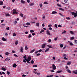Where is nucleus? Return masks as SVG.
I'll return each instance as SVG.
<instances>
[{
  "instance_id": "obj_6",
  "label": "nucleus",
  "mask_w": 77,
  "mask_h": 77,
  "mask_svg": "<svg viewBox=\"0 0 77 77\" xmlns=\"http://www.w3.org/2000/svg\"><path fill=\"white\" fill-rule=\"evenodd\" d=\"M66 71L69 72V73L70 74H71V71H70V70L69 69H67L66 70Z\"/></svg>"
},
{
  "instance_id": "obj_25",
  "label": "nucleus",
  "mask_w": 77,
  "mask_h": 77,
  "mask_svg": "<svg viewBox=\"0 0 77 77\" xmlns=\"http://www.w3.org/2000/svg\"><path fill=\"white\" fill-rule=\"evenodd\" d=\"M60 47L61 48H62L63 47V45L62 44H61L60 45Z\"/></svg>"
},
{
  "instance_id": "obj_60",
  "label": "nucleus",
  "mask_w": 77,
  "mask_h": 77,
  "mask_svg": "<svg viewBox=\"0 0 77 77\" xmlns=\"http://www.w3.org/2000/svg\"><path fill=\"white\" fill-rule=\"evenodd\" d=\"M14 56H15V57H18V55H17L16 54H14Z\"/></svg>"
},
{
  "instance_id": "obj_44",
  "label": "nucleus",
  "mask_w": 77,
  "mask_h": 77,
  "mask_svg": "<svg viewBox=\"0 0 77 77\" xmlns=\"http://www.w3.org/2000/svg\"><path fill=\"white\" fill-rule=\"evenodd\" d=\"M31 36H32V35L29 34L28 35V38H30V37H31Z\"/></svg>"
},
{
  "instance_id": "obj_59",
  "label": "nucleus",
  "mask_w": 77,
  "mask_h": 77,
  "mask_svg": "<svg viewBox=\"0 0 77 77\" xmlns=\"http://www.w3.org/2000/svg\"><path fill=\"white\" fill-rule=\"evenodd\" d=\"M37 75H41V73H37Z\"/></svg>"
},
{
  "instance_id": "obj_64",
  "label": "nucleus",
  "mask_w": 77,
  "mask_h": 77,
  "mask_svg": "<svg viewBox=\"0 0 77 77\" xmlns=\"http://www.w3.org/2000/svg\"><path fill=\"white\" fill-rule=\"evenodd\" d=\"M53 77V75H51L49 76V77Z\"/></svg>"
},
{
  "instance_id": "obj_18",
  "label": "nucleus",
  "mask_w": 77,
  "mask_h": 77,
  "mask_svg": "<svg viewBox=\"0 0 77 77\" xmlns=\"http://www.w3.org/2000/svg\"><path fill=\"white\" fill-rule=\"evenodd\" d=\"M31 57H28V59L30 61L31 60Z\"/></svg>"
},
{
  "instance_id": "obj_43",
  "label": "nucleus",
  "mask_w": 77,
  "mask_h": 77,
  "mask_svg": "<svg viewBox=\"0 0 77 77\" xmlns=\"http://www.w3.org/2000/svg\"><path fill=\"white\" fill-rule=\"evenodd\" d=\"M66 19H67V20H70V18L69 17H66Z\"/></svg>"
},
{
  "instance_id": "obj_61",
  "label": "nucleus",
  "mask_w": 77,
  "mask_h": 77,
  "mask_svg": "<svg viewBox=\"0 0 77 77\" xmlns=\"http://www.w3.org/2000/svg\"><path fill=\"white\" fill-rule=\"evenodd\" d=\"M3 21H4V20H1V23H3Z\"/></svg>"
},
{
  "instance_id": "obj_58",
  "label": "nucleus",
  "mask_w": 77,
  "mask_h": 77,
  "mask_svg": "<svg viewBox=\"0 0 77 77\" xmlns=\"http://www.w3.org/2000/svg\"><path fill=\"white\" fill-rule=\"evenodd\" d=\"M66 33V31H65L63 32H62V34H63V33Z\"/></svg>"
},
{
  "instance_id": "obj_22",
  "label": "nucleus",
  "mask_w": 77,
  "mask_h": 77,
  "mask_svg": "<svg viewBox=\"0 0 77 77\" xmlns=\"http://www.w3.org/2000/svg\"><path fill=\"white\" fill-rule=\"evenodd\" d=\"M9 53L7 52H6L5 53V55H6V56H8V55H9Z\"/></svg>"
},
{
  "instance_id": "obj_30",
  "label": "nucleus",
  "mask_w": 77,
  "mask_h": 77,
  "mask_svg": "<svg viewBox=\"0 0 77 77\" xmlns=\"http://www.w3.org/2000/svg\"><path fill=\"white\" fill-rule=\"evenodd\" d=\"M62 72V70L58 71L57 72V73H60Z\"/></svg>"
},
{
  "instance_id": "obj_28",
  "label": "nucleus",
  "mask_w": 77,
  "mask_h": 77,
  "mask_svg": "<svg viewBox=\"0 0 77 77\" xmlns=\"http://www.w3.org/2000/svg\"><path fill=\"white\" fill-rule=\"evenodd\" d=\"M5 15L7 16V17H9L10 16V15H9V14H5Z\"/></svg>"
},
{
  "instance_id": "obj_46",
  "label": "nucleus",
  "mask_w": 77,
  "mask_h": 77,
  "mask_svg": "<svg viewBox=\"0 0 77 77\" xmlns=\"http://www.w3.org/2000/svg\"><path fill=\"white\" fill-rule=\"evenodd\" d=\"M69 45H73V44H72V42H70L69 43Z\"/></svg>"
},
{
  "instance_id": "obj_63",
  "label": "nucleus",
  "mask_w": 77,
  "mask_h": 77,
  "mask_svg": "<svg viewBox=\"0 0 77 77\" xmlns=\"http://www.w3.org/2000/svg\"><path fill=\"white\" fill-rule=\"evenodd\" d=\"M75 42L76 44H77V40H75Z\"/></svg>"
},
{
  "instance_id": "obj_34",
  "label": "nucleus",
  "mask_w": 77,
  "mask_h": 77,
  "mask_svg": "<svg viewBox=\"0 0 77 77\" xmlns=\"http://www.w3.org/2000/svg\"><path fill=\"white\" fill-rule=\"evenodd\" d=\"M31 63L32 64H33V63H34V61L33 60H32L31 61Z\"/></svg>"
},
{
  "instance_id": "obj_36",
  "label": "nucleus",
  "mask_w": 77,
  "mask_h": 77,
  "mask_svg": "<svg viewBox=\"0 0 77 77\" xmlns=\"http://www.w3.org/2000/svg\"><path fill=\"white\" fill-rule=\"evenodd\" d=\"M44 4L45 5H48V3L47 2H44Z\"/></svg>"
},
{
  "instance_id": "obj_8",
  "label": "nucleus",
  "mask_w": 77,
  "mask_h": 77,
  "mask_svg": "<svg viewBox=\"0 0 77 77\" xmlns=\"http://www.w3.org/2000/svg\"><path fill=\"white\" fill-rule=\"evenodd\" d=\"M35 25L36 26H37L38 27H39V23H36Z\"/></svg>"
},
{
  "instance_id": "obj_42",
  "label": "nucleus",
  "mask_w": 77,
  "mask_h": 77,
  "mask_svg": "<svg viewBox=\"0 0 77 77\" xmlns=\"http://www.w3.org/2000/svg\"><path fill=\"white\" fill-rule=\"evenodd\" d=\"M31 33H33L34 32V31L33 30H31L30 31Z\"/></svg>"
},
{
  "instance_id": "obj_5",
  "label": "nucleus",
  "mask_w": 77,
  "mask_h": 77,
  "mask_svg": "<svg viewBox=\"0 0 77 77\" xmlns=\"http://www.w3.org/2000/svg\"><path fill=\"white\" fill-rule=\"evenodd\" d=\"M2 41H7V39H5L4 37H3L2 38Z\"/></svg>"
},
{
  "instance_id": "obj_53",
  "label": "nucleus",
  "mask_w": 77,
  "mask_h": 77,
  "mask_svg": "<svg viewBox=\"0 0 77 77\" xmlns=\"http://www.w3.org/2000/svg\"><path fill=\"white\" fill-rule=\"evenodd\" d=\"M55 26L56 29H57V24H55Z\"/></svg>"
},
{
  "instance_id": "obj_7",
  "label": "nucleus",
  "mask_w": 77,
  "mask_h": 77,
  "mask_svg": "<svg viewBox=\"0 0 77 77\" xmlns=\"http://www.w3.org/2000/svg\"><path fill=\"white\" fill-rule=\"evenodd\" d=\"M57 12L56 11H52V13H51V14H52L53 15H54V14H57Z\"/></svg>"
},
{
  "instance_id": "obj_55",
  "label": "nucleus",
  "mask_w": 77,
  "mask_h": 77,
  "mask_svg": "<svg viewBox=\"0 0 77 77\" xmlns=\"http://www.w3.org/2000/svg\"><path fill=\"white\" fill-rule=\"evenodd\" d=\"M57 6H59V7H61V5H59V4H57Z\"/></svg>"
},
{
  "instance_id": "obj_11",
  "label": "nucleus",
  "mask_w": 77,
  "mask_h": 77,
  "mask_svg": "<svg viewBox=\"0 0 77 77\" xmlns=\"http://www.w3.org/2000/svg\"><path fill=\"white\" fill-rule=\"evenodd\" d=\"M73 73H74L75 74H77V70H76V72L75 71H73Z\"/></svg>"
},
{
  "instance_id": "obj_52",
  "label": "nucleus",
  "mask_w": 77,
  "mask_h": 77,
  "mask_svg": "<svg viewBox=\"0 0 77 77\" xmlns=\"http://www.w3.org/2000/svg\"><path fill=\"white\" fill-rule=\"evenodd\" d=\"M7 74H8V75H9V74H10V72L8 71L7 72Z\"/></svg>"
},
{
  "instance_id": "obj_27",
  "label": "nucleus",
  "mask_w": 77,
  "mask_h": 77,
  "mask_svg": "<svg viewBox=\"0 0 77 77\" xmlns=\"http://www.w3.org/2000/svg\"><path fill=\"white\" fill-rule=\"evenodd\" d=\"M26 25L27 26H30V23H26Z\"/></svg>"
},
{
  "instance_id": "obj_19",
  "label": "nucleus",
  "mask_w": 77,
  "mask_h": 77,
  "mask_svg": "<svg viewBox=\"0 0 77 77\" xmlns=\"http://www.w3.org/2000/svg\"><path fill=\"white\" fill-rule=\"evenodd\" d=\"M15 44L16 45H18V40H16L15 42Z\"/></svg>"
},
{
  "instance_id": "obj_35",
  "label": "nucleus",
  "mask_w": 77,
  "mask_h": 77,
  "mask_svg": "<svg viewBox=\"0 0 77 77\" xmlns=\"http://www.w3.org/2000/svg\"><path fill=\"white\" fill-rule=\"evenodd\" d=\"M69 32L70 33H71V34H72V35H74V33H73V32H72V31H71Z\"/></svg>"
},
{
  "instance_id": "obj_1",
  "label": "nucleus",
  "mask_w": 77,
  "mask_h": 77,
  "mask_svg": "<svg viewBox=\"0 0 77 77\" xmlns=\"http://www.w3.org/2000/svg\"><path fill=\"white\" fill-rule=\"evenodd\" d=\"M13 14H17L18 12H17L16 10L14 9L13 10Z\"/></svg>"
},
{
  "instance_id": "obj_32",
  "label": "nucleus",
  "mask_w": 77,
  "mask_h": 77,
  "mask_svg": "<svg viewBox=\"0 0 77 77\" xmlns=\"http://www.w3.org/2000/svg\"><path fill=\"white\" fill-rule=\"evenodd\" d=\"M24 59L25 60H26V62H28V61H29V60L28 59H27V58H25V59Z\"/></svg>"
},
{
  "instance_id": "obj_26",
  "label": "nucleus",
  "mask_w": 77,
  "mask_h": 77,
  "mask_svg": "<svg viewBox=\"0 0 77 77\" xmlns=\"http://www.w3.org/2000/svg\"><path fill=\"white\" fill-rule=\"evenodd\" d=\"M74 39V37H72L70 38V40H73Z\"/></svg>"
},
{
  "instance_id": "obj_51",
  "label": "nucleus",
  "mask_w": 77,
  "mask_h": 77,
  "mask_svg": "<svg viewBox=\"0 0 77 77\" xmlns=\"http://www.w3.org/2000/svg\"><path fill=\"white\" fill-rule=\"evenodd\" d=\"M64 59H65V60H68V58L66 57H64L63 58Z\"/></svg>"
},
{
  "instance_id": "obj_2",
  "label": "nucleus",
  "mask_w": 77,
  "mask_h": 77,
  "mask_svg": "<svg viewBox=\"0 0 77 77\" xmlns=\"http://www.w3.org/2000/svg\"><path fill=\"white\" fill-rule=\"evenodd\" d=\"M52 68L54 70H55V69H56V67L55 66L54 64H52Z\"/></svg>"
},
{
  "instance_id": "obj_56",
  "label": "nucleus",
  "mask_w": 77,
  "mask_h": 77,
  "mask_svg": "<svg viewBox=\"0 0 77 77\" xmlns=\"http://www.w3.org/2000/svg\"><path fill=\"white\" fill-rule=\"evenodd\" d=\"M51 42V40L50 39H49L48 40V42Z\"/></svg>"
},
{
  "instance_id": "obj_48",
  "label": "nucleus",
  "mask_w": 77,
  "mask_h": 77,
  "mask_svg": "<svg viewBox=\"0 0 77 77\" xmlns=\"http://www.w3.org/2000/svg\"><path fill=\"white\" fill-rule=\"evenodd\" d=\"M64 2L66 3L68 2V0H64Z\"/></svg>"
},
{
  "instance_id": "obj_21",
  "label": "nucleus",
  "mask_w": 77,
  "mask_h": 77,
  "mask_svg": "<svg viewBox=\"0 0 77 77\" xmlns=\"http://www.w3.org/2000/svg\"><path fill=\"white\" fill-rule=\"evenodd\" d=\"M44 32V30L43 29H42L41 30V31L39 33L40 34H41L42 33V32Z\"/></svg>"
},
{
  "instance_id": "obj_47",
  "label": "nucleus",
  "mask_w": 77,
  "mask_h": 77,
  "mask_svg": "<svg viewBox=\"0 0 77 77\" xmlns=\"http://www.w3.org/2000/svg\"><path fill=\"white\" fill-rule=\"evenodd\" d=\"M6 30H9V27L6 28Z\"/></svg>"
},
{
  "instance_id": "obj_24",
  "label": "nucleus",
  "mask_w": 77,
  "mask_h": 77,
  "mask_svg": "<svg viewBox=\"0 0 77 77\" xmlns=\"http://www.w3.org/2000/svg\"><path fill=\"white\" fill-rule=\"evenodd\" d=\"M6 9H8V10H10L11 9L10 7H8L6 8Z\"/></svg>"
},
{
  "instance_id": "obj_14",
  "label": "nucleus",
  "mask_w": 77,
  "mask_h": 77,
  "mask_svg": "<svg viewBox=\"0 0 77 77\" xmlns=\"http://www.w3.org/2000/svg\"><path fill=\"white\" fill-rule=\"evenodd\" d=\"M3 5V1H0V5Z\"/></svg>"
},
{
  "instance_id": "obj_31",
  "label": "nucleus",
  "mask_w": 77,
  "mask_h": 77,
  "mask_svg": "<svg viewBox=\"0 0 77 77\" xmlns=\"http://www.w3.org/2000/svg\"><path fill=\"white\" fill-rule=\"evenodd\" d=\"M75 14H76L74 16L75 17H77V11L76 12Z\"/></svg>"
},
{
  "instance_id": "obj_23",
  "label": "nucleus",
  "mask_w": 77,
  "mask_h": 77,
  "mask_svg": "<svg viewBox=\"0 0 77 77\" xmlns=\"http://www.w3.org/2000/svg\"><path fill=\"white\" fill-rule=\"evenodd\" d=\"M23 47H21V48L20 49V52H23Z\"/></svg>"
},
{
  "instance_id": "obj_54",
  "label": "nucleus",
  "mask_w": 77,
  "mask_h": 77,
  "mask_svg": "<svg viewBox=\"0 0 77 77\" xmlns=\"http://www.w3.org/2000/svg\"><path fill=\"white\" fill-rule=\"evenodd\" d=\"M48 29H49V30H53V29H52V28H51V27L49 28Z\"/></svg>"
},
{
  "instance_id": "obj_40",
  "label": "nucleus",
  "mask_w": 77,
  "mask_h": 77,
  "mask_svg": "<svg viewBox=\"0 0 77 77\" xmlns=\"http://www.w3.org/2000/svg\"><path fill=\"white\" fill-rule=\"evenodd\" d=\"M58 37H56L55 38L54 40V41H57V39Z\"/></svg>"
},
{
  "instance_id": "obj_10",
  "label": "nucleus",
  "mask_w": 77,
  "mask_h": 77,
  "mask_svg": "<svg viewBox=\"0 0 77 77\" xmlns=\"http://www.w3.org/2000/svg\"><path fill=\"white\" fill-rule=\"evenodd\" d=\"M49 50L50 49L49 48H47L45 51V52L48 51H49Z\"/></svg>"
},
{
  "instance_id": "obj_39",
  "label": "nucleus",
  "mask_w": 77,
  "mask_h": 77,
  "mask_svg": "<svg viewBox=\"0 0 77 77\" xmlns=\"http://www.w3.org/2000/svg\"><path fill=\"white\" fill-rule=\"evenodd\" d=\"M59 10H61V11H64V10L61 8H59Z\"/></svg>"
},
{
  "instance_id": "obj_62",
  "label": "nucleus",
  "mask_w": 77,
  "mask_h": 77,
  "mask_svg": "<svg viewBox=\"0 0 77 77\" xmlns=\"http://www.w3.org/2000/svg\"><path fill=\"white\" fill-rule=\"evenodd\" d=\"M27 57V55H26L25 56H23V58H26Z\"/></svg>"
},
{
  "instance_id": "obj_57",
  "label": "nucleus",
  "mask_w": 77,
  "mask_h": 77,
  "mask_svg": "<svg viewBox=\"0 0 77 77\" xmlns=\"http://www.w3.org/2000/svg\"><path fill=\"white\" fill-rule=\"evenodd\" d=\"M20 15L21 17H23V14L22 13H21L20 14Z\"/></svg>"
},
{
  "instance_id": "obj_16",
  "label": "nucleus",
  "mask_w": 77,
  "mask_h": 77,
  "mask_svg": "<svg viewBox=\"0 0 77 77\" xmlns=\"http://www.w3.org/2000/svg\"><path fill=\"white\" fill-rule=\"evenodd\" d=\"M47 47H48L50 48H53V47L50 45H47Z\"/></svg>"
},
{
  "instance_id": "obj_33",
  "label": "nucleus",
  "mask_w": 77,
  "mask_h": 77,
  "mask_svg": "<svg viewBox=\"0 0 77 77\" xmlns=\"http://www.w3.org/2000/svg\"><path fill=\"white\" fill-rule=\"evenodd\" d=\"M33 5H34V3H31L30 4V6H33Z\"/></svg>"
},
{
  "instance_id": "obj_9",
  "label": "nucleus",
  "mask_w": 77,
  "mask_h": 77,
  "mask_svg": "<svg viewBox=\"0 0 77 77\" xmlns=\"http://www.w3.org/2000/svg\"><path fill=\"white\" fill-rule=\"evenodd\" d=\"M47 34H48V35H51V34L49 32V30L47 31Z\"/></svg>"
},
{
  "instance_id": "obj_12",
  "label": "nucleus",
  "mask_w": 77,
  "mask_h": 77,
  "mask_svg": "<svg viewBox=\"0 0 77 77\" xmlns=\"http://www.w3.org/2000/svg\"><path fill=\"white\" fill-rule=\"evenodd\" d=\"M35 51V49H33V50L31 51H30L29 53H33V52Z\"/></svg>"
},
{
  "instance_id": "obj_20",
  "label": "nucleus",
  "mask_w": 77,
  "mask_h": 77,
  "mask_svg": "<svg viewBox=\"0 0 77 77\" xmlns=\"http://www.w3.org/2000/svg\"><path fill=\"white\" fill-rule=\"evenodd\" d=\"M17 23H18L17 21H15L14 22V25H16Z\"/></svg>"
},
{
  "instance_id": "obj_50",
  "label": "nucleus",
  "mask_w": 77,
  "mask_h": 77,
  "mask_svg": "<svg viewBox=\"0 0 77 77\" xmlns=\"http://www.w3.org/2000/svg\"><path fill=\"white\" fill-rule=\"evenodd\" d=\"M25 49L26 50H27L28 49V48H27V46H26L25 48Z\"/></svg>"
},
{
  "instance_id": "obj_37",
  "label": "nucleus",
  "mask_w": 77,
  "mask_h": 77,
  "mask_svg": "<svg viewBox=\"0 0 77 77\" xmlns=\"http://www.w3.org/2000/svg\"><path fill=\"white\" fill-rule=\"evenodd\" d=\"M37 51L38 52V53H40L42 51V50L40 49L39 51Z\"/></svg>"
},
{
  "instance_id": "obj_4",
  "label": "nucleus",
  "mask_w": 77,
  "mask_h": 77,
  "mask_svg": "<svg viewBox=\"0 0 77 77\" xmlns=\"http://www.w3.org/2000/svg\"><path fill=\"white\" fill-rule=\"evenodd\" d=\"M45 45H46V44H45L44 43L43 44L42 47V48H45Z\"/></svg>"
},
{
  "instance_id": "obj_17",
  "label": "nucleus",
  "mask_w": 77,
  "mask_h": 77,
  "mask_svg": "<svg viewBox=\"0 0 77 77\" xmlns=\"http://www.w3.org/2000/svg\"><path fill=\"white\" fill-rule=\"evenodd\" d=\"M13 67H16V66H17V65L15 63L13 65Z\"/></svg>"
},
{
  "instance_id": "obj_15",
  "label": "nucleus",
  "mask_w": 77,
  "mask_h": 77,
  "mask_svg": "<svg viewBox=\"0 0 77 77\" xmlns=\"http://www.w3.org/2000/svg\"><path fill=\"white\" fill-rule=\"evenodd\" d=\"M71 14L72 15H75V13H74V12H72Z\"/></svg>"
},
{
  "instance_id": "obj_38",
  "label": "nucleus",
  "mask_w": 77,
  "mask_h": 77,
  "mask_svg": "<svg viewBox=\"0 0 77 77\" xmlns=\"http://www.w3.org/2000/svg\"><path fill=\"white\" fill-rule=\"evenodd\" d=\"M59 14L61 16V17H65V16L64 15H63L62 14H61V13H59Z\"/></svg>"
},
{
  "instance_id": "obj_3",
  "label": "nucleus",
  "mask_w": 77,
  "mask_h": 77,
  "mask_svg": "<svg viewBox=\"0 0 77 77\" xmlns=\"http://www.w3.org/2000/svg\"><path fill=\"white\" fill-rule=\"evenodd\" d=\"M20 2L22 3V4H25V3H26V2L23 1V0H21L20 1Z\"/></svg>"
},
{
  "instance_id": "obj_41",
  "label": "nucleus",
  "mask_w": 77,
  "mask_h": 77,
  "mask_svg": "<svg viewBox=\"0 0 77 77\" xmlns=\"http://www.w3.org/2000/svg\"><path fill=\"white\" fill-rule=\"evenodd\" d=\"M22 77H26L27 75L24 74H23L22 75Z\"/></svg>"
},
{
  "instance_id": "obj_49",
  "label": "nucleus",
  "mask_w": 77,
  "mask_h": 77,
  "mask_svg": "<svg viewBox=\"0 0 77 77\" xmlns=\"http://www.w3.org/2000/svg\"><path fill=\"white\" fill-rule=\"evenodd\" d=\"M52 27V25L50 24L48 26V27Z\"/></svg>"
},
{
  "instance_id": "obj_29",
  "label": "nucleus",
  "mask_w": 77,
  "mask_h": 77,
  "mask_svg": "<svg viewBox=\"0 0 77 77\" xmlns=\"http://www.w3.org/2000/svg\"><path fill=\"white\" fill-rule=\"evenodd\" d=\"M71 62H69L67 63V65H71Z\"/></svg>"
},
{
  "instance_id": "obj_13",
  "label": "nucleus",
  "mask_w": 77,
  "mask_h": 77,
  "mask_svg": "<svg viewBox=\"0 0 77 77\" xmlns=\"http://www.w3.org/2000/svg\"><path fill=\"white\" fill-rule=\"evenodd\" d=\"M1 69H2V70H3V71H6V69H5L4 67H2Z\"/></svg>"
},
{
  "instance_id": "obj_45",
  "label": "nucleus",
  "mask_w": 77,
  "mask_h": 77,
  "mask_svg": "<svg viewBox=\"0 0 77 77\" xmlns=\"http://www.w3.org/2000/svg\"><path fill=\"white\" fill-rule=\"evenodd\" d=\"M13 36H16V34L15 33H13Z\"/></svg>"
}]
</instances>
